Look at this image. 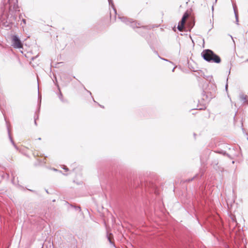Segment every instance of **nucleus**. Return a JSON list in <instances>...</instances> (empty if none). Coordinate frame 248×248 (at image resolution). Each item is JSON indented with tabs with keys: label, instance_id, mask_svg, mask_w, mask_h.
<instances>
[{
	"label": "nucleus",
	"instance_id": "nucleus-5",
	"mask_svg": "<svg viewBox=\"0 0 248 248\" xmlns=\"http://www.w3.org/2000/svg\"><path fill=\"white\" fill-rule=\"evenodd\" d=\"M188 15L187 13H185L183 16L181 21L179 23L177 28L180 31H182L184 28V24L186 22V19L188 17Z\"/></svg>",
	"mask_w": 248,
	"mask_h": 248
},
{
	"label": "nucleus",
	"instance_id": "nucleus-13",
	"mask_svg": "<svg viewBox=\"0 0 248 248\" xmlns=\"http://www.w3.org/2000/svg\"><path fill=\"white\" fill-rule=\"evenodd\" d=\"M34 123H35V124L36 125L37 124H36V119L34 120Z\"/></svg>",
	"mask_w": 248,
	"mask_h": 248
},
{
	"label": "nucleus",
	"instance_id": "nucleus-4",
	"mask_svg": "<svg viewBox=\"0 0 248 248\" xmlns=\"http://www.w3.org/2000/svg\"><path fill=\"white\" fill-rule=\"evenodd\" d=\"M12 46L14 48H19L22 47V44L17 35H13L12 37Z\"/></svg>",
	"mask_w": 248,
	"mask_h": 248
},
{
	"label": "nucleus",
	"instance_id": "nucleus-15",
	"mask_svg": "<svg viewBox=\"0 0 248 248\" xmlns=\"http://www.w3.org/2000/svg\"><path fill=\"white\" fill-rule=\"evenodd\" d=\"M108 239L109 240V242L111 243V241H110V238L108 237Z\"/></svg>",
	"mask_w": 248,
	"mask_h": 248
},
{
	"label": "nucleus",
	"instance_id": "nucleus-9",
	"mask_svg": "<svg viewBox=\"0 0 248 248\" xmlns=\"http://www.w3.org/2000/svg\"><path fill=\"white\" fill-rule=\"evenodd\" d=\"M108 2H109V4H111V6L113 8V10H114V12L116 13V9L114 8V5L112 3V1L111 0H108Z\"/></svg>",
	"mask_w": 248,
	"mask_h": 248
},
{
	"label": "nucleus",
	"instance_id": "nucleus-19",
	"mask_svg": "<svg viewBox=\"0 0 248 248\" xmlns=\"http://www.w3.org/2000/svg\"><path fill=\"white\" fill-rule=\"evenodd\" d=\"M227 86H228V85L227 84V85H226V89H227Z\"/></svg>",
	"mask_w": 248,
	"mask_h": 248
},
{
	"label": "nucleus",
	"instance_id": "nucleus-2",
	"mask_svg": "<svg viewBox=\"0 0 248 248\" xmlns=\"http://www.w3.org/2000/svg\"><path fill=\"white\" fill-rule=\"evenodd\" d=\"M9 11L10 14L13 15L14 12L19 11V7L17 4V0H8Z\"/></svg>",
	"mask_w": 248,
	"mask_h": 248
},
{
	"label": "nucleus",
	"instance_id": "nucleus-16",
	"mask_svg": "<svg viewBox=\"0 0 248 248\" xmlns=\"http://www.w3.org/2000/svg\"><path fill=\"white\" fill-rule=\"evenodd\" d=\"M174 69H175V67H174V68L172 69V72H173V71H174Z\"/></svg>",
	"mask_w": 248,
	"mask_h": 248
},
{
	"label": "nucleus",
	"instance_id": "nucleus-20",
	"mask_svg": "<svg viewBox=\"0 0 248 248\" xmlns=\"http://www.w3.org/2000/svg\"><path fill=\"white\" fill-rule=\"evenodd\" d=\"M246 62H248V59L246 61Z\"/></svg>",
	"mask_w": 248,
	"mask_h": 248
},
{
	"label": "nucleus",
	"instance_id": "nucleus-14",
	"mask_svg": "<svg viewBox=\"0 0 248 248\" xmlns=\"http://www.w3.org/2000/svg\"><path fill=\"white\" fill-rule=\"evenodd\" d=\"M16 16L15 15H14V19L16 20Z\"/></svg>",
	"mask_w": 248,
	"mask_h": 248
},
{
	"label": "nucleus",
	"instance_id": "nucleus-17",
	"mask_svg": "<svg viewBox=\"0 0 248 248\" xmlns=\"http://www.w3.org/2000/svg\"><path fill=\"white\" fill-rule=\"evenodd\" d=\"M163 59V60H164V61H168V60H166V59Z\"/></svg>",
	"mask_w": 248,
	"mask_h": 248
},
{
	"label": "nucleus",
	"instance_id": "nucleus-18",
	"mask_svg": "<svg viewBox=\"0 0 248 248\" xmlns=\"http://www.w3.org/2000/svg\"><path fill=\"white\" fill-rule=\"evenodd\" d=\"M53 170H55V171H56V170H56V169H53Z\"/></svg>",
	"mask_w": 248,
	"mask_h": 248
},
{
	"label": "nucleus",
	"instance_id": "nucleus-11",
	"mask_svg": "<svg viewBox=\"0 0 248 248\" xmlns=\"http://www.w3.org/2000/svg\"><path fill=\"white\" fill-rule=\"evenodd\" d=\"M63 169L66 170H68V169L67 168V167L66 166H64V167L63 168Z\"/></svg>",
	"mask_w": 248,
	"mask_h": 248
},
{
	"label": "nucleus",
	"instance_id": "nucleus-1",
	"mask_svg": "<svg viewBox=\"0 0 248 248\" xmlns=\"http://www.w3.org/2000/svg\"><path fill=\"white\" fill-rule=\"evenodd\" d=\"M201 55L204 60L209 62L219 63L221 62L220 57L210 49L203 50Z\"/></svg>",
	"mask_w": 248,
	"mask_h": 248
},
{
	"label": "nucleus",
	"instance_id": "nucleus-3",
	"mask_svg": "<svg viewBox=\"0 0 248 248\" xmlns=\"http://www.w3.org/2000/svg\"><path fill=\"white\" fill-rule=\"evenodd\" d=\"M119 18L123 22L125 23L127 25H130V26L133 28H140V24L135 22V21H133L132 20L127 19L126 17H120L119 16Z\"/></svg>",
	"mask_w": 248,
	"mask_h": 248
},
{
	"label": "nucleus",
	"instance_id": "nucleus-12",
	"mask_svg": "<svg viewBox=\"0 0 248 248\" xmlns=\"http://www.w3.org/2000/svg\"><path fill=\"white\" fill-rule=\"evenodd\" d=\"M62 94L61 93H60V95H59V98L62 99Z\"/></svg>",
	"mask_w": 248,
	"mask_h": 248
},
{
	"label": "nucleus",
	"instance_id": "nucleus-7",
	"mask_svg": "<svg viewBox=\"0 0 248 248\" xmlns=\"http://www.w3.org/2000/svg\"><path fill=\"white\" fill-rule=\"evenodd\" d=\"M8 134H9V139L11 140V142H12V143L13 144V145L14 146V147L16 148V149L17 150L18 149L17 147H16V146L15 145L13 140H12V137L11 136H10V131H9V130L8 129Z\"/></svg>",
	"mask_w": 248,
	"mask_h": 248
},
{
	"label": "nucleus",
	"instance_id": "nucleus-8",
	"mask_svg": "<svg viewBox=\"0 0 248 248\" xmlns=\"http://www.w3.org/2000/svg\"><path fill=\"white\" fill-rule=\"evenodd\" d=\"M233 9H234V14H235V18H236V23L238 24V15L236 13V10H235V9L234 7H233Z\"/></svg>",
	"mask_w": 248,
	"mask_h": 248
},
{
	"label": "nucleus",
	"instance_id": "nucleus-6",
	"mask_svg": "<svg viewBox=\"0 0 248 248\" xmlns=\"http://www.w3.org/2000/svg\"><path fill=\"white\" fill-rule=\"evenodd\" d=\"M5 16L4 9L2 7H0V23L3 22Z\"/></svg>",
	"mask_w": 248,
	"mask_h": 248
},
{
	"label": "nucleus",
	"instance_id": "nucleus-10",
	"mask_svg": "<svg viewBox=\"0 0 248 248\" xmlns=\"http://www.w3.org/2000/svg\"><path fill=\"white\" fill-rule=\"evenodd\" d=\"M22 24H23L24 25H26V20L25 19H23L22 20V23H21V24L22 25Z\"/></svg>",
	"mask_w": 248,
	"mask_h": 248
}]
</instances>
